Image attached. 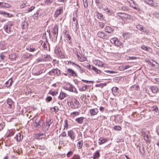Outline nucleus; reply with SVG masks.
Masks as SVG:
<instances>
[{"label": "nucleus", "mask_w": 159, "mask_h": 159, "mask_svg": "<svg viewBox=\"0 0 159 159\" xmlns=\"http://www.w3.org/2000/svg\"><path fill=\"white\" fill-rule=\"evenodd\" d=\"M43 71V67H39V66H37L32 70V74L35 76L39 75L42 74Z\"/></svg>", "instance_id": "obj_1"}, {"label": "nucleus", "mask_w": 159, "mask_h": 159, "mask_svg": "<svg viewBox=\"0 0 159 159\" xmlns=\"http://www.w3.org/2000/svg\"><path fill=\"white\" fill-rule=\"evenodd\" d=\"M141 133L142 134L141 135L143 137L144 140L146 142L149 141V139H150L149 135V131L148 130H146L145 129H143L141 131Z\"/></svg>", "instance_id": "obj_2"}, {"label": "nucleus", "mask_w": 159, "mask_h": 159, "mask_svg": "<svg viewBox=\"0 0 159 159\" xmlns=\"http://www.w3.org/2000/svg\"><path fill=\"white\" fill-rule=\"evenodd\" d=\"M4 29L7 33H10L13 31V27L12 24L9 23L7 25H5L4 27Z\"/></svg>", "instance_id": "obj_3"}, {"label": "nucleus", "mask_w": 159, "mask_h": 159, "mask_svg": "<svg viewBox=\"0 0 159 159\" xmlns=\"http://www.w3.org/2000/svg\"><path fill=\"white\" fill-rule=\"evenodd\" d=\"M64 74L65 76H67L68 75L69 76H71L73 77L77 76V73L71 68L68 69H67L66 73H64Z\"/></svg>", "instance_id": "obj_4"}, {"label": "nucleus", "mask_w": 159, "mask_h": 159, "mask_svg": "<svg viewBox=\"0 0 159 159\" xmlns=\"http://www.w3.org/2000/svg\"><path fill=\"white\" fill-rule=\"evenodd\" d=\"M70 105L71 107L72 108H77L80 107V102L76 99L73 100Z\"/></svg>", "instance_id": "obj_5"}, {"label": "nucleus", "mask_w": 159, "mask_h": 159, "mask_svg": "<svg viewBox=\"0 0 159 159\" xmlns=\"http://www.w3.org/2000/svg\"><path fill=\"white\" fill-rule=\"evenodd\" d=\"M55 53L61 58H63L64 56L62 54L61 49L58 46H56L54 49Z\"/></svg>", "instance_id": "obj_6"}, {"label": "nucleus", "mask_w": 159, "mask_h": 159, "mask_svg": "<svg viewBox=\"0 0 159 159\" xmlns=\"http://www.w3.org/2000/svg\"><path fill=\"white\" fill-rule=\"evenodd\" d=\"M60 70L58 69H52L51 70L48 72V74L51 75H58L60 74Z\"/></svg>", "instance_id": "obj_7"}, {"label": "nucleus", "mask_w": 159, "mask_h": 159, "mask_svg": "<svg viewBox=\"0 0 159 159\" xmlns=\"http://www.w3.org/2000/svg\"><path fill=\"white\" fill-rule=\"evenodd\" d=\"M58 26L56 25L55 24L52 28V32L53 34L54 37L57 38L58 32Z\"/></svg>", "instance_id": "obj_8"}, {"label": "nucleus", "mask_w": 159, "mask_h": 159, "mask_svg": "<svg viewBox=\"0 0 159 159\" xmlns=\"http://www.w3.org/2000/svg\"><path fill=\"white\" fill-rule=\"evenodd\" d=\"M34 123L35 124V126L39 128H41V126L43 125V121L38 118H36V119L34 121Z\"/></svg>", "instance_id": "obj_9"}, {"label": "nucleus", "mask_w": 159, "mask_h": 159, "mask_svg": "<svg viewBox=\"0 0 159 159\" xmlns=\"http://www.w3.org/2000/svg\"><path fill=\"white\" fill-rule=\"evenodd\" d=\"M63 12V8L62 7H60L55 12L54 16L56 18Z\"/></svg>", "instance_id": "obj_10"}, {"label": "nucleus", "mask_w": 159, "mask_h": 159, "mask_svg": "<svg viewBox=\"0 0 159 159\" xmlns=\"http://www.w3.org/2000/svg\"><path fill=\"white\" fill-rule=\"evenodd\" d=\"M98 36L102 39H107L108 36L104 33L102 31H99L97 34Z\"/></svg>", "instance_id": "obj_11"}, {"label": "nucleus", "mask_w": 159, "mask_h": 159, "mask_svg": "<svg viewBox=\"0 0 159 159\" xmlns=\"http://www.w3.org/2000/svg\"><path fill=\"white\" fill-rule=\"evenodd\" d=\"M89 112L91 116H93L97 114L98 112V110L97 108H93L90 109Z\"/></svg>", "instance_id": "obj_12"}, {"label": "nucleus", "mask_w": 159, "mask_h": 159, "mask_svg": "<svg viewBox=\"0 0 159 159\" xmlns=\"http://www.w3.org/2000/svg\"><path fill=\"white\" fill-rule=\"evenodd\" d=\"M68 135L72 140H74L75 138V136L74 132L71 130L68 131Z\"/></svg>", "instance_id": "obj_13"}, {"label": "nucleus", "mask_w": 159, "mask_h": 159, "mask_svg": "<svg viewBox=\"0 0 159 159\" xmlns=\"http://www.w3.org/2000/svg\"><path fill=\"white\" fill-rule=\"evenodd\" d=\"M158 90H146L147 93L151 96H153L158 92Z\"/></svg>", "instance_id": "obj_14"}, {"label": "nucleus", "mask_w": 159, "mask_h": 159, "mask_svg": "<svg viewBox=\"0 0 159 159\" xmlns=\"http://www.w3.org/2000/svg\"><path fill=\"white\" fill-rule=\"evenodd\" d=\"M105 31L109 34H111L113 33L114 29L109 26H106L105 28Z\"/></svg>", "instance_id": "obj_15"}, {"label": "nucleus", "mask_w": 159, "mask_h": 159, "mask_svg": "<svg viewBox=\"0 0 159 159\" xmlns=\"http://www.w3.org/2000/svg\"><path fill=\"white\" fill-rule=\"evenodd\" d=\"M67 96V94L63 92L62 91H61L60 93V95L58 97V98L60 100H62L65 98Z\"/></svg>", "instance_id": "obj_16"}, {"label": "nucleus", "mask_w": 159, "mask_h": 159, "mask_svg": "<svg viewBox=\"0 0 159 159\" xmlns=\"http://www.w3.org/2000/svg\"><path fill=\"white\" fill-rule=\"evenodd\" d=\"M141 48L142 49L144 50L145 51H148L150 52L152 51V49L151 48L149 47H146L144 45H142L141 47Z\"/></svg>", "instance_id": "obj_17"}, {"label": "nucleus", "mask_w": 159, "mask_h": 159, "mask_svg": "<svg viewBox=\"0 0 159 159\" xmlns=\"http://www.w3.org/2000/svg\"><path fill=\"white\" fill-rule=\"evenodd\" d=\"M84 118L83 117H80L76 118L75 119V121H76L78 124H81L83 122V120Z\"/></svg>", "instance_id": "obj_18"}, {"label": "nucleus", "mask_w": 159, "mask_h": 159, "mask_svg": "<svg viewBox=\"0 0 159 159\" xmlns=\"http://www.w3.org/2000/svg\"><path fill=\"white\" fill-rule=\"evenodd\" d=\"M7 104L8 105V108L10 109L12 107L13 103V102L12 100L10 98H8L7 100Z\"/></svg>", "instance_id": "obj_19"}, {"label": "nucleus", "mask_w": 159, "mask_h": 159, "mask_svg": "<svg viewBox=\"0 0 159 159\" xmlns=\"http://www.w3.org/2000/svg\"><path fill=\"white\" fill-rule=\"evenodd\" d=\"M53 120L52 119H49L48 120H47L46 122V127L48 126L47 128V129H48L51 124L53 122Z\"/></svg>", "instance_id": "obj_20"}, {"label": "nucleus", "mask_w": 159, "mask_h": 159, "mask_svg": "<svg viewBox=\"0 0 159 159\" xmlns=\"http://www.w3.org/2000/svg\"><path fill=\"white\" fill-rule=\"evenodd\" d=\"M99 141L98 143L99 145H101L106 143L107 141V140L105 138L101 137L99 138Z\"/></svg>", "instance_id": "obj_21"}, {"label": "nucleus", "mask_w": 159, "mask_h": 159, "mask_svg": "<svg viewBox=\"0 0 159 159\" xmlns=\"http://www.w3.org/2000/svg\"><path fill=\"white\" fill-rule=\"evenodd\" d=\"M0 6L1 7L8 8L10 7L11 5L7 3L0 2Z\"/></svg>", "instance_id": "obj_22"}, {"label": "nucleus", "mask_w": 159, "mask_h": 159, "mask_svg": "<svg viewBox=\"0 0 159 159\" xmlns=\"http://www.w3.org/2000/svg\"><path fill=\"white\" fill-rule=\"evenodd\" d=\"M131 35V34L129 33H123L122 36L125 39L129 38Z\"/></svg>", "instance_id": "obj_23"}, {"label": "nucleus", "mask_w": 159, "mask_h": 159, "mask_svg": "<svg viewBox=\"0 0 159 159\" xmlns=\"http://www.w3.org/2000/svg\"><path fill=\"white\" fill-rule=\"evenodd\" d=\"M116 43H115V45L117 46V47L119 48V49L121 48V47H122V44L117 39L116 41Z\"/></svg>", "instance_id": "obj_24"}, {"label": "nucleus", "mask_w": 159, "mask_h": 159, "mask_svg": "<svg viewBox=\"0 0 159 159\" xmlns=\"http://www.w3.org/2000/svg\"><path fill=\"white\" fill-rule=\"evenodd\" d=\"M12 82V80L11 79H10L8 81L6 82V86H7V88H8L11 86Z\"/></svg>", "instance_id": "obj_25"}, {"label": "nucleus", "mask_w": 159, "mask_h": 159, "mask_svg": "<svg viewBox=\"0 0 159 159\" xmlns=\"http://www.w3.org/2000/svg\"><path fill=\"white\" fill-rule=\"evenodd\" d=\"M23 138V136L21 135L19 133L17 135L16 139L17 141H20Z\"/></svg>", "instance_id": "obj_26"}, {"label": "nucleus", "mask_w": 159, "mask_h": 159, "mask_svg": "<svg viewBox=\"0 0 159 159\" xmlns=\"http://www.w3.org/2000/svg\"><path fill=\"white\" fill-rule=\"evenodd\" d=\"M144 2L150 6H153V2L152 0H144Z\"/></svg>", "instance_id": "obj_27"}, {"label": "nucleus", "mask_w": 159, "mask_h": 159, "mask_svg": "<svg viewBox=\"0 0 159 159\" xmlns=\"http://www.w3.org/2000/svg\"><path fill=\"white\" fill-rule=\"evenodd\" d=\"M83 142L82 140H81L78 143L77 146L79 149H81L82 148L83 146Z\"/></svg>", "instance_id": "obj_28"}, {"label": "nucleus", "mask_w": 159, "mask_h": 159, "mask_svg": "<svg viewBox=\"0 0 159 159\" xmlns=\"http://www.w3.org/2000/svg\"><path fill=\"white\" fill-rule=\"evenodd\" d=\"M99 152L98 151H97L93 155V159H97L99 157Z\"/></svg>", "instance_id": "obj_29"}, {"label": "nucleus", "mask_w": 159, "mask_h": 159, "mask_svg": "<svg viewBox=\"0 0 159 159\" xmlns=\"http://www.w3.org/2000/svg\"><path fill=\"white\" fill-rule=\"evenodd\" d=\"M94 62H95L97 65L99 66H101L103 65V63L99 60H95L94 61Z\"/></svg>", "instance_id": "obj_30"}, {"label": "nucleus", "mask_w": 159, "mask_h": 159, "mask_svg": "<svg viewBox=\"0 0 159 159\" xmlns=\"http://www.w3.org/2000/svg\"><path fill=\"white\" fill-rule=\"evenodd\" d=\"M96 15L97 16V18L99 19H101L103 17V15L101 13L98 12V11L96 12Z\"/></svg>", "instance_id": "obj_31"}, {"label": "nucleus", "mask_w": 159, "mask_h": 159, "mask_svg": "<svg viewBox=\"0 0 159 159\" xmlns=\"http://www.w3.org/2000/svg\"><path fill=\"white\" fill-rule=\"evenodd\" d=\"M139 151L142 154V155H144L145 153V151H144V147L142 146V149H141V148L140 147H139Z\"/></svg>", "instance_id": "obj_32"}, {"label": "nucleus", "mask_w": 159, "mask_h": 159, "mask_svg": "<svg viewBox=\"0 0 159 159\" xmlns=\"http://www.w3.org/2000/svg\"><path fill=\"white\" fill-rule=\"evenodd\" d=\"M91 69L93 70H94L98 74L99 73L101 72V71L99 70L98 69L94 66H92Z\"/></svg>", "instance_id": "obj_33"}, {"label": "nucleus", "mask_w": 159, "mask_h": 159, "mask_svg": "<svg viewBox=\"0 0 159 159\" xmlns=\"http://www.w3.org/2000/svg\"><path fill=\"white\" fill-rule=\"evenodd\" d=\"M113 94L114 95H118L119 92L120 91V90H111Z\"/></svg>", "instance_id": "obj_34"}, {"label": "nucleus", "mask_w": 159, "mask_h": 159, "mask_svg": "<svg viewBox=\"0 0 159 159\" xmlns=\"http://www.w3.org/2000/svg\"><path fill=\"white\" fill-rule=\"evenodd\" d=\"M1 15H3L5 16H6L7 17H10V15H11V14H10L9 13H6L5 11H2Z\"/></svg>", "instance_id": "obj_35"}, {"label": "nucleus", "mask_w": 159, "mask_h": 159, "mask_svg": "<svg viewBox=\"0 0 159 159\" xmlns=\"http://www.w3.org/2000/svg\"><path fill=\"white\" fill-rule=\"evenodd\" d=\"M113 128L114 130L118 131H120L121 129V127L119 126H115Z\"/></svg>", "instance_id": "obj_36"}, {"label": "nucleus", "mask_w": 159, "mask_h": 159, "mask_svg": "<svg viewBox=\"0 0 159 159\" xmlns=\"http://www.w3.org/2000/svg\"><path fill=\"white\" fill-rule=\"evenodd\" d=\"M79 114V112L77 111H75L73 112L71 114V116L72 117H75L77 115H78Z\"/></svg>", "instance_id": "obj_37"}, {"label": "nucleus", "mask_w": 159, "mask_h": 159, "mask_svg": "<svg viewBox=\"0 0 159 159\" xmlns=\"http://www.w3.org/2000/svg\"><path fill=\"white\" fill-rule=\"evenodd\" d=\"M117 39L116 38H112L110 39V42L112 43L115 44L116 43V41Z\"/></svg>", "instance_id": "obj_38"}, {"label": "nucleus", "mask_w": 159, "mask_h": 159, "mask_svg": "<svg viewBox=\"0 0 159 159\" xmlns=\"http://www.w3.org/2000/svg\"><path fill=\"white\" fill-rule=\"evenodd\" d=\"M70 159H80V157L78 155H74Z\"/></svg>", "instance_id": "obj_39"}, {"label": "nucleus", "mask_w": 159, "mask_h": 159, "mask_svg": "<svg viewBox=\"0 0 159 159\" xmlns=\"http://www.w3.org/2000/svg\"><path fill=\"white\" fill-rule=\"evenodd\" d=\"M70 64H72V65H75L79 69H80L81 70V67L79 65H78L77 64H76L74 62H72V61H70Z\"/></svg>", "instance_id": "obj_40"}, {"label": "nucleus", "mask_w": 159, "mask_h": 159, "mask_svg": "<svg viewBox=\"0 0 159 159\" xmlns=\"http://www.w3.org/2000/svg\"><path fill=\"white\" fill-rule=\"evenodd\" d=\"M52 0H45L44 2L46 4L48 5L50 4L52 2Z\"/></svg>", "instance_id": "obj_41"}, {"label": "nucleus", "mask_w": 159, "mask_h": 159, "mask_svg": "<svg viewBox=\"0 0 159 159\" xmlns=\"http://www.w3.org/2000/svg\"><path fill=\"white\" fill-rule=\"evenodd\" d=\"M41 44L42 46L45 49H47V44L44 42L42 41L41 43Z\"/></svg>", "instance_id": "obj_42"}, {"label": "nucleus", "mask_w": 159, "mask_h": 159, "mask_svg": "<svg viewBox=\"0 0 159 159\" xmlns=\"http://www.w3.org/2000/svg\"><path fill=\"white\" fill-rule=\"evenodd\" d=\"M66 39H67V40H68L69 41H70V42H69V43H71V41H70L71 39V36L69 35L68 34L66 35L65 36Z\"/></svg>", "instance_id": "obj_43"}, {"label": "nucleus", "mask_w": 159, "mask_h": 159, "mask_svg": "<svg viewBox=\"0 0 159 159\" xmlns=\"http://www.w3.org/2000/svg\"><path fill=\"white\" fill-rule=\"evenodd\" d=\"M103 10L106 13L109 14L110 12V10L107 8H104Z\"/></svg>", "instance_id": "obj_44"}, {"label": "nucleus", "mask_w": 159, "mask_h": 159, "mask_svg": "<svg viewBox=\"0 0 159 159\" xmlns=\"http://www.w3.org/2000/svg\"><path fill=\"white\" fill-rule=\"evenodd\" d=\"M16 55L15 54H13L10 55V57L12 60H14L16 57Z\"/></svg>", "instance_id": "obj_45"}, {"label": "nucleus", "mask_w": 159, "mask_h": 159, "mask_svg": "<svg viewBox=\"0 0 159 159\" xmlns=\"http://www.w3.org/2000/svg\"><path fill=\"white\" fill-rule=\"evenodd\" d=\"M98 24L99 25V26L100 28H103L104 27V26L105 25V24L101 22H99Z\"/></svg>", "instance_id": "obj_46"}, {"label": "nucleus", "mask_w": 159, "mask_h": 159, "mask_svg": "<svg viewBox=\"0 0 159 159\" xmlns=\"http://www.w3.org/2000/svg\"><path fill=\"white\" fill-rule=\"evenodd\" d=\"M84 6L85 7H87L88 6L87 0H83Z\"/></svg>", "instance_id": "obj_47"}, {"label": "nucleus", "mask_w": 159, "mask_h": 159, "mask_svg": "<svg viewBox=\"0 0 159 159\" xmlns=\"http://www.w3.org/2000/svg\"><path fill=\"white\" fill-rule=\"evenodd\" d=\"M136 28L139 30L141 31L143 30V27L142 25H138L136 26Z\"/></svg>", "instance_id": "obj_48"}, {"label": "nucleus", "mask_w": 159, "mask_h": 159, "mask_svg": "<svg viewBox=\"0 0 159 159\" xmlns=\"http://www.w3.org/2000/svg\"><path fill=\"white\" fill-rule=\"evenodd\" d=\"M52 98L50 96H48L46 98V100L48 102H50L52 101Z\"/></svg>", "instance_id": "obj_49"}, {"label": "nucleus", "mask_w": 159, "mask_h": 159, "mask_svg": "<svg viewBox=\"0 0 159 159\" xmlns=\"http://www.w3.org/2000/svg\"><path fill=\"white\" fill-rule=\"evenodd\" d=\"M24 93L26 95H28L31 93V90H26Z\"/></svg>", "instance_id": "obj_50"}, {"label": "nucleus", "mask_w": 159, "mask_h": 159, "mask_svg": "<svg viewBox=\"0 0 159 159\" xmlns=\"http://www.w3.org/2000/svg\"><path fill=\"white\" fill-rule=\"evenodd\" d=\"M128 1L129 3L130 6V5H132V4H133L135 5V4H136V3L133 0H128Z\"/></svg>", "instance_id": "obj_51"}, {"label": "nucleus", "mask_w": 159, "mask_h": 159, "mask_svg": "<svg viewBox=\"0 0 159 159\" xmlns=\"http://www.w3.org/2000/svg\"><path fill=\"white\" fill-rule=\"evenodd\" d=\"M53 108L54 109V112L56 113L59 110V109L57 106H55Z\"/></svg>", "instance_id": "obj_52"}, {"label": "nucleus", "mask_w": 159, "mask_h": 159, "mask_svg": "<svg viewBox=\"0 0 159 159\" xmlns=\"http://www.w3.org/2000/svg\"><path fill=\"white\" fill-rule=\"evenodd\" d=\"M35 8V7L34 6H31L30 8L28 9V11L29 12H30L31 11L33 10Z\"/></svg>", "instance_id": "obj_53"}, {"label": "nucleus", "mask_w": 159, "mask_h": 159, "mask_svg": "<svg viewBox=\"0 0 159 159\" xmlns=\"http://www.w3.org/2000/svg\"><path fill=\"white\" fill-rule=\"evenodd\" d=\"M105 72H106L107 73H110V74H113V73H116L115 72L113 71H110V70H108L105 71Z\"/></svg>", "instance_id": "obj_54"}, {"label": "nucleus", "mask_w": 159, "mask_h": 159, "mask_svg": "<svg viewBox=\"0 0 159 159\" xmlns=\"http://www.w3.org/2000/svg\"><path fill=\"white\" fill-rule=\"evenodd\" d=\"M137 58V57H128V60H133Z\"/></svg>", "instance_id": "obj_55"}, {"label": "nucleus", "mask_w": 159, "mask_h": 159, "mask_svg": "<svg viewBox=\"0 0 159 159\" xmlns=\"http://www.w3.org/2000/svg\"><path fill=\"white\" fill-rule=\"evenodd\" d=\"M72 152L70 151L68 152V153L67 154V157H70V155H72Z\"/></svg>", "instance_id": "obj_56"}, {"label": "nucleus", "mask_w": 159, "mask_h": 159, "mask_svg": "<svg viewBox=\"0 0 159 159\" xmlns=\"http://www.w3.org/2000/svg\"><path fill=\"white\" fill-rule=\"evenodd\" d=\"M130 7H132V8H134L135 9H136V10L138 9V8L135 6V5H134H134H130Z\"/></svg>", "instance_id": "obj_57"}, {"label": "nucleus", "mask_w": 159, "mask_h": 159, "mask_svg": "<svg viewBox=\"0 0 159 159\" xmlns=\"http://www.w3.org/2000/svg\"><path fill=\"white\" fill-rule=\"evenodd\" d=\"M82 81L83 82H85L86 83H93V81H89L84 80H82Z\"/></svg>", "instance_id": "obj_58"}, {"label": "nucleus", "mask_w": 159, "mask_h": 159, "mask_svg": "<svg viewBox=\"0 0 159 159\" xmlns=\"http://www.w3.org/2000/svg\"><path fill=\"white\" fill-rule=\"evenodd\" d=\"M49 93L52 95L53 96H54L56 95H55V91H52L51 90H50L49 91Z\"/></svg>", "instance_id": "obj_59"}, {"label": "nucleus", "mask_w": 159, "mask_h": 159, "mask_svg": "<svg viewBox=\"0 0 159 159\" xmlns=\"http://www.w3.org/2000/svg\"><path fill=\"white\" fill-rule=\"evenodd\" d=\"M153 110L156 112L158 110V108L156 106H154L153 108Z\"/></svg>", "instance_id": "obj_60"}, {"label": "nucleus", "mask_w": 159, "mask_h": 159, "mask_svg": "<svg viewBox=\"0 0 159 159\" xmlns=\"http://www.w3.org/2000/svg\"><path fill=\"white\" fill-rule=\"evenodd\" d=\"M61 136L63 137H66V134L65 132L64 131L61 134Z\"/></svg>", "instance_id": "obj_61"}, {"label": "nucleus", "mask_w": 159, "mask_h": 159, "mask_svg": "<svg viewBox=\"0 0 159 159\" xmlns=\"http://www.w3.org/2000/svg\"><path fill=\"white\" fill-rule=\"evenodd\" d=\"M0 57L2 60H4L5 58V56L2 54L0 55Z\"/></svg>", "instance_id": "obj_62"}, {"label": "nucleus", "mask_w": 159, "mask_h": 159, "mask_svg": "<svg viewBox=\"0 0 159 159\" xmlns=\"http://www.w3.org/2000/svg\"><path fill=\"white\" fill-rule=\"evenodd\" d=\"M67 30H65L63 32V35L64 36H65L66 35L68 34L67 33Z\"/></svg>", "instance_id": "obj_63"}, {"label": "nucleus", "mask_w": 159, "mask_h": 159, "mask_svg": "<svg viewBox=\"0 0 159 159\" xmlns=\"http://www.w3.org/2000/svg\"><path fill=\"white\" fill-rule=\"evenodd\" d=\"M121 9L123 10L126 11L128 10L127 8L125 7H121Z\"/></svg>", "instance_id": "obj_64"}]
</instances>
